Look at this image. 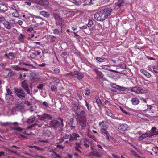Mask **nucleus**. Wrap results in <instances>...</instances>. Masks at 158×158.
<instances>
[{"mask_svg":"<svg viewBox=\"0 0 158 158\" xmlns=\"http://www.w3.org/2000/svg\"><path fill=\"white\" fill-rule=\"evenodd\" d=\"M76 120L78 124L83 127H86V119L84 111H81L79 114L77 115Z\"/></svg>","mask_w":158,"mask_h":158,"instance_id":"obj_1","label":"nucleus"},{"mask_svg":"<svg viewBox=\"0 0 158 158\" xmlns=\"http://www.w3.org/2000/svg\"><path fill=\"white\" fill-rule=\"evenodd\" d=\"M36 126H37V124H33L31 126L29 127H28L27 129L26 130H25V129H22L20 127L14 128L13 129L16 131H17L16 132L18 133V134H20V135L21 137L24 138L25 137V136L21 134V133H23L28 135H31V134L30 133H29L28 132H27V131H28V130L30 129H34V127Z\"/></svg>","mask_w":158,"mask_h":158,"instance_id":"obj_2","label":"nucleus"},{"mask_svg":"<svg viewBox=\"0 0 158 158\" xmlns=\"http://www.w3.org/2000/svg\"><path fill=\"white\" fill-rule=\"evenodd\" d=\"M112 9L111 8H107L101 10V13L102 15V21L105 20L108 16L110 15Z\"/></svg>","mask_w":158,"mask_h":158,"instance_id":"obj_3","label":"nucleus"},{"mask_svg":"<svg viewBox=\"0 0 158 158\" xmlns=\"http://www.w3.org/2000/svg\"><path fill=\"white\" fill-rule=\"evenodd\" d=\"M60 120L61 122V124H60L59 122L57 120H53L51 122L50 125L54 129H57L58 127H61L64 126L63 123V120L60 118Z\"/></svg>","mask_w":158,"mask_h":158,"instance_id":"obj_4","label":"nucleus"},{"mask_svg":"<svg viewBox=\"0 0 158 158\" xmlns=\"http://www.w3.org/2000/svg\"><path fill=\"white\" fill-rule=\"evenodd\" d=\"M37 115L39 120L46 122L48 120H50L51 118V117L50 115L46 113H44L40 115Z\"/></svg>","mask_w":158,"mask_h":158,"instance_id":"obj_5","label":"nucleus"},{"mask_svg":"<svg viewBox=\"0 0 158 158\" xmlns=\"http://www.w3.org/2000/svg\"><path fill=\"white\" fill-rule=\"evenodd\" d=\"M70 74L73 77L76 78L79 80L82 79L84 77L83 73H81L77 70L74 71L73 72H71Z\"/></svg>","mask_w":158,"mask_h":158,"instance_id":"obj_6","label":"nucleus"},{"mask_svg":"<svg viewBox=\"0 0 158 158\" xmlns=\"http://www.w3.org/2000/svg\"><path fill=\"white\" fill-rule=\"evenodd\" d=\"M130 90L131 92H133L138 94H143L147 92L146 90H145L141 87H139L131 88Z\"/></svg>","mask_w":158,"mask_h":158,"instance_id":"obj_7","label":"nucleus"},{"mask_svg":"<svg viewBox=\"0 0 158 158\" xmlns=\"http://www.w3.org/2000/svg\"><path fill=\"white\" fill-rule=\"evenodd\" d=\"M14 90L17 96L19 98L22 99L25 98V93L22 89L14 88Z\"/></svg>","mask_w":158,"mask_h":158,"instance_id":"obj_8","label":"nucleus"},{"mask_svg":"<svg viewBox=\"0 0 158 158\" xmlns=\"http://www.w3.org/2000/svg\"><path fill=\"white\" fill-rule=\"evenodd\" d=\"M53 17L56 20V25L60 26L62 28L63 21L62 19L58 15L56 14H54Z\"/></svg>","mask_w":158,"mask_h":158,"instance_id":"obj_9","label":"nucleus"},{"mask_svg":"<svg viewBox=\"0 0 158 158\" xmlns=\"http://www.w3.org/2000/svg\"><path fill=\"white\" fill-rule=\"evenodd\" d=\"M72 110L75 111L77 115L79 114L81 112L80 111V108L77 103H76L73 105Z\"/></svg>","mask_w":158,"mask_h":158,"instance_id":"obj_10","label":"nucleus"},{"mask_svg":"<svg viewBox=\"0 0 158 158\" xmlns=\"http://www.w3.org/2000/svg\"><path fill=\"white\" fill-rule=\"evenodd\" d=\"M110 86L113 88L120 91H125L127 89V88L122 87L119 85H117L114 83L111 84H110Z\"/></svg>","mask_w":158,"mask_h":158,"instance_id":"obj_11","label":"nucleus"},{"mask_svg":"<svg viewBox=\"0 0 158 158\" xmlns=\"http://www.w3.org/2000/svg\"><path fill=\"white\" fill-rule=\"evenodd\" d=\"M151 135L150 132H146L145 133L139 136L138 137V139L139 140L141 141L146 138L150 136Z\"/></svg>","mask_w":158,"mask_h":158,"instance_id":"obj_12","label":"nucleus"},{"mask_svg":"<svg viewBox=\"0 0 158 158\" xmlns=\"http://www.w3.org/2000/svg\"><path fill=\"white\" fill-rule=\"evenodd\" d=\"M102 17L100 10L98 11L94 15V18L96 20L99 21H102V18L101 19V18Z\"/></svg>","mask_w":158,"mask_h":158,"instance_id":"obj_13","label":"nucleus"},{"mask_svg":"<svg viewBox=\"0 0 158 158\" xmlns=\"http://www.w3.org/2000/svg\"><path fill=\"white\" fill-rule=\"evenodd\" d=\"M22 86L26 91L28 94L30 95V91L28 85L26 81H24L22 82Z\"/></svg>","mask_w":158,"mask_h":158,"instance_id":"obj_14","label":"nucleus"},{"mask_svg":"<svg viewBox=\"0 0 158 158\" xmlns=\"http://www.w3.org/2000/svg\"><path fill=\"white\" fill-rule=\"evenodd\" d=\"M124 3L123 0H118V2L115 4L114 8L118 9L121 6H123Z\"/></svg>","mask_w":158,"mask_h":158,"instance_id":"obj_15","label":"nucleus"},{"mask_svg":"<svg viewBox=\"0 0 158 158\" xmlns=\"http://www.w3.org/2000/svg\"><path fill=\"white\" fill-rule=\"evenodd\" d=\"M99 126L102 128H107L109 127V123L106 120L103 121L99 123Z\"/></svg>","mask_w":158,"mask_h":158,"instance_id":"obj_16","label":"nucleus"},{"mask_svg":"<svg viewBox=\"0 0 158 158\" xmlns=\"http://www.w3.org/2000/svg\"><path fill=\"white\" fill-rule=\"evenodd\" d=\"M128 127L126 124H122L119 125L118 129L123 131H125L128 130Z\"/></svg>","mask_w":158,"mask_h":158,"instance_id":"obj_17","label":"nucleus"},{"mask_svg":"<svg viewBox=\"0 0 158 158\" xmlns=\"http://www.w3.org/2000/svg\"><path fill=\"white\" fill-rule=\"evenodd\" d=\"M6 98L8 99L9 98V96L13 98V96L12 95V92L11 90L9 89L6 88Z\"/></svg>","mask_w":158,"mask_h":158,"instance_id":"obj_18","label":"nucleus"},{"mask_svg":"<svg viewBox=\"0 0 158 158\" xmlns=\"http://www.w3.org/2000/svg\"><path fill=\"white\" fill-rule=\"evenodd\" d=\"M16 107L17 109V110L21 111L24 108V105L22 103L18 102L16 104Z\"/></svg>","mask_w":158,"mask_h":158,"instance_id":"obj_19","label":"nucleus"},{"mask_svg":"<svg viewBox=\"0 0 158 158\" xmlns=\"http://www.w3.org/2000/svg\"><path fill=\"white\" fill-rule=\"evenodd\" d=\"M75 145L74 146V148L75 149V150L78 151L80 153L81 152V151L80 150V148H81V143L80 142H76L75 143Z\"/></svg>","mask_w":158,"mask_h":158,"instance_id":"obj_20","label":"nucleus"},{"mask_svg":"<svg viewBox=\"0 0 158 158\" xmlns=\"http://www.w3.org/2000/svg\"><path fill=\"white\" fill-rule=\"evenodd\" d=\"M4 27L7 29L9 30L11 28V25L10 23L6 21H5L3 23Z\"/></svg>","mask_w":158,"mask_h":158,"instance_id":"obj_21","label":"nucleus"},{"mask_svg":"<svg viewBox=\"0 0 158 158\" xmlns=\"http://www.w3.org/2000/svg\"><path fill=\"white\" fill-rule=\"evenodd\" d=\"M8 9V7L5 4H2L0 6V10L2 12L7 11Z\"/></svg>","mask_w":158,"mask_h":158,"instance_id":"obj_22","label":"nucleus"},{"mask_svg":"<svg viewBox=\"0 0 158 158\" xmlns=\"http://www.w3.org/2000/svg\"><path fill=\"white\" fill-rule=\"evenodd\" d=\"M140 72L148 78H150L151 76V75L145 69H141L140 70Z\"/></svg>","mask_w":158,"mask_h":158,"instance_id":"obj_23","label":"nucleus"},{"mask_svg":"<svg viewBox=\"0 0 158 158\" xmlns=\"http://www.w3.org/2000/svg\"><path fill=\"white\" fill-rule=\"evenodd\" d=\"M131 101L133 105H137L139 102V100L137 98H132Z\"/></svg>","mask_w":158,"mask_h":158,"instance_id":"obj_24","label":"nucleus"},{"mask_svg":"<svg viewBox=\"0 0 158 158\" xmlns=\"http://www.w3.org/2000/svg\"><path fill=\"white\" fill-rule=\"evenodd\" d=\"M94 70L100 78H102L103 77L104 75L101 71L96 69H94Z\"/></svg>","mask_w":158,"mask_h":158,"instance_id":"obj_25","label":"nucleus"},{"mask_svg":"<svg viewBox=\"0 0 158 158\" xmlns=\"http://www.w3.org/2000/svg\"><path fill=\"white\" fill-rule=\"evenodd\" d=\"M96 102L99 107H101L102 106V104L100 99L98 97L95 98Z\"/></svg>","mask_w":158,"mask_h":158,"instance_id":"obj_26","label":"nucleus"},{"mask_svg":"<svg viewBox=\"0 0 158 158\" xmlns=\"http://www.w3.org/2000/svg\"><path fill=\"white\" fill-rule=\"evenodd\" d=\"M12 15L13 17L16 18H18L20 16L17 10L13 11V12L12 13Z\"/></svg>","mask_w":158,"mask_h":158,"instance_id":"obj_27","label":"nucleus"},{"mask_svg":"<svg viewBox=\"0 0 158 158\" xmlns=\"http://www.w3.org/2000/svg\"><path fill=\"white\" fill-rule=\"evenodd\" d=\"M90 153L91 155L98 157H100L101 156L99 153L97 152L94 151L92 152H91Z\"/></svg>","mask_w":158,"mask_h":158,"instance_id":"obj_28","label":"nucleus"},{"mask_svg":"<svg viewBox=\"0 0 158 158\" xmlns=\"http://www.w3.org/2000/svg\"><path fill=\"white\" fill-rule=\"evenodd\" d=\"M40 14L41 15L46 17H48L50 16L48 12L44 11L41 12Z\"/></svg>","mask_w":158,"mask_h":158,"instance_id":"obj_29","label":"nucleus"},{"mask_svg":"<svg viewBox=\"0 0 158 158\" xmlns=\"http://www.w3.org/2000/svg\"><path fill=\"white\" fill-rule=\"evenodd\" d=\"M69 137V136L68 134H65L64 135L63 138H62L60 140L59 142L60 143H61L63 141H64V139H68Z\"/></svg>","mask_w":158,"mask_h":158,"instance_id":"obj_30","label":"nucleus"},{"mask_svg":"<svg viewBox=\"0 0 158 158\" xmlns=\"http://www.w3.org/2000/svg\"><path fill=\"white\" fill-rule=\"evenodd\" d=\"M35 117L34 116H32L29 118V119L27 120V122L28 123H31L35 120Z\"/></svg>","mask_w":158,"mask_h":158,"instance_id":"obj_31","label":"nucleus"},{"mask_svg":"<svg viewBox=\"0 0 158 158\" xmlns=\"http://www.w3.org/2000/svg\"><path fill=\"white\" fill-rule=\"evenodd\" d=\"M43 134L44 136H47L48 137H49L51 135V133L49 131H45L43 132Z\"/></svg>","mask_w":158,"mask_h":158,"instance_id":"obj_32","label":"nucleus"},{"mask_svg":"<svg viewBox=\"0 0 158 158\" xmlns=\"http://www.w3.org/2000/svg\"><path fill=\"white\" fill-rule=\"evenodd\" d=\"M106 128H102L100 130V131L102 134H107L108 133V132L106 131Z\"/></svg>","mask_w":158,"mask_h":158,"instance_id":"obj_33","label":"nucleus"},{"mask_svg":"<svg viewBox=\"0 0 158 158\" xmlns=\"http://www.w3.org/2000/svg\"><path fill=\"white\" fill-rule=\"evenodd\" d=\"M97 61L99 62L102 63L105 61V60L100 57H97L96 58Z\"/></svg>","mask_w":158,"mask_h":158,"instance_id":"obj_34","label":"nucleus"},{"mask_svg":"<svg viewBox=\"0 0 158 158\" xmlns=\"http://www.w3.org/2000/svg\"><path fill=\"white\" fill-rule=\"evenodd\" d=\"M10 9L12 10L13 11H14L17 10V7L16 5L13 4L10 6Z\"/></svg>","mask_w":158,"mask_h":158,"instance_id":"obj_35","label":"nucleus"},{"mask_svg":"<svg viewBox=\"0 0 158 158\" xmlns=\"http://www.w3.org/2000/svg\"><path fill=\"white\" fill-rule=\"evenodd\" d=\"M24 37L25 36L23 34H21L18 37V39L20 41H23L24 40Z\"/></svg>","mask_w":158,"mask_h":158,"instance_id":"obj_36","label":"nucleus"},{"mask_svg":"<svg viewBox=\"0 0 158 158\" xmlns=\"http://www.w3.org/2000/svg\"><path fill=\"white\" fill-rule=\"evenodd\" d=\"M11 67L16 70H21V68L17 66H12Z\"/></svg>","mask_w":158,"mask_h":158,"instance_id":"obj_37","label":"nucleus"},{"mask_svg":"<svg viewBox=\"0 0 158 158\" xmlns=\"http://www.w3.org/2000/svg\"><path fill=\"white\" fill-rule=\"evenodd\" d=\"M23 64L25 65L26 66H28L30 67H32L33 68V69H35V68H37V67H36L35 66H33L32 64H28V63H26L24 62L23 63Z\"/></svg>","mask_w":158,"mask_h":158,"instance_id":"obj_38","label":"nucleus"},{"mask_svg":"<svg viewBox=\"0 0 158 158\" xmlns=\"http://www.w3.org/2000/svg\"><path fill=\"white\" fill-rule=\"evenodd\" d=\"M72 135L73 136V137H72L73 139H76L77 138H79L80 137L79 135L76 133H73Z\"/></svg>","mask_w":158,"mask_h":158,"instance_id":"obj_39","label":"nucleus"},{"mask_svg":"<svg viewBox=\"0 0 158 158\" xmlns=\"http://www.w3.org/2000/svg\"><path fill=\"white\" fill-rule=\"evenodd\" d=\"M32 2L38 4H40L41 3V0H30Z\"/></svg>","mask_w":158,"mask_h":158,"instance_id":"obj_40","label":"nucleus"},{"mask_svg":"<svg viewBox=\"0 0 158 158\" xmlns=\"http://www.w3.org/2000/svg\"><path fill=\"white\" fill-rule=\"evenodd\" d=\"M31 148H33L38 150H41L42 151H44V149L43 148H41L36 146H31Z\"/></svg>","mask_w":158,"mask_h":158,"instance_id":"obj_41","label":"nucleus"},{"mask_svg":"<svg viewBox=\"0 0 158 158\" xmlns=\"http://www.w3.org/2000/svg\"><path fill=\"white\" fill-rule=\"evenodd\" d=\"M53 33L54 34L58 35L59 34L60 31L57 29H54L53 30Z\"/></svg>","mask_w":158,"mask_h":158,"instance_id":"obj_42","label":"nucleus"},{"mask_svg":"<svg viewBox=\"0 0 158 158\" xmlns=\"http://www.w3.org/2000/svg\"><path fill=\"white\" fill-rule=\"evenodd\" d=\"M107 114L109 116H110L112 118H114V114H113L110 111H107Z\"/></svg>","mask_w":158,"mask_h":158,"instance_id":"obj_43","label":"nucleus"},{"mask_svg":"<svg viewBox=\"0 0 158 158\" xmlns=\"http://www.w3.org/2000/svg\"><path fill=\"white\" fill-rule=\"evenodd\" d=\"M93 24V22L91 20H89L87 26L89 27H91Z\"/></svg>","mask_w":158,"mask_h":158,"instance_id":"obj_44","label":"nucleus"},{"mask_svg":"<svg viewBox=\"0 0 158 158\" xmlns=\"http://www.w3.org/2000/svg\"><path fill=\"white\" fill-rule=\"evenodd\" d=\"M153 69L156 73H158V66L154 67Z\"/></svg>","mask_w":158,"mask_h":158,"instance_id":"obj_45","label":"nucleus"},{"mask_svg":"<svg viewBox=\"0 0 158 158\" xmlns=\"http://www.w3.org/2000/svg\"><path fill=\"white\" fill-rule=\"evenodd\" d=\"M73 124H72L70 125H69L70 129L74 131L75 129V127L74 126H73Z\"/></svg>","mask_w":158,"mask_h":158,"instance_id":"obj_46","label":"nucleus"},{"mask_svg":"<svg viewBox=\"0 0 158 158\" xmlns=\"http://www.w3.org/2000/svg\"><path fill=\"white\" fill-rule=\"evenodd\" d=\"M28 14H29L30 15L32 16V17L33 18H34V17H35L36 18L41 19V17H40L37 16H36V15H33V14H31L30 13H28Z\"/></svg>","mask_w":158,"mask_h":158,"instance_id":"obj_47","label":"nucleus"},{"mask_svg":"<svg viewBox=\"0 0 158 158\" xmlns=\"http://www.w3.org/2000/svg\"><path fill=\"white\" fill-rule=\"evenodd\" d=\"M13 74V73L12 72H9L8 75H6V77H10L12 76Z\"/></svg>","mask_w":158,"mask_h":158,"instance_id":"obj_48","label":"nucleus"},{"mask_svg":"<svg viewBox=\"0 0 158 158\" xmlns=\"http://www.w3.org/2000/svg\"><path fill=\"white\" fill-rule=\"evenodd\" d=\"M101 67L103 69L106 70H108L109 67H110L109 66L107 65H102Z\"/></svg>","mask_w":158,"mask_h":158,"instance_id":"obj_49","label":"nucleus"},{"mask_svg":"<svg viewBox=\"0 0 158 158\" xmlns=\"http://www.w3.org/2000/svg\"><path fill=\"white\" fill-rule=\"evenodd\" d=\"M54 80V82L57 83H59L60 82V80L59 79L56 78H54L53 79Z\"/></svg>","mask_w":158,"mask_h":158,"instance_id":"obj_50","label":"nucleus"},{"mask_svg":"<svg viewBox=\"0 0 158 158\" xmlns=\"http://www.w3.org/2000/svg\"><path fill=\"white\" fill-rule=\"evenodd\" d=\"M122 110V111L125 114H126L127 115H129L130 114L128 112L126 111V110L123 109L121 108H120Z\"/></svg>","mask_w":158,"mask_h":158,"instance_id":"obj_51","label":"nucleus"},{"mask_svg":"<svg viewBox=\"0 0 158 158\" xmlns=\"http://www.w3.org/2000/svg\"><path fill=\"white\" fill-rule=\"evenodd\" d=\"M85 106L87 107V108L88 110L89 111L90 110V108H89V104L86 101H85Z\"/></svg>","mask_w":158,"mask_h":158,"instance_id":"obj_52","label":"nucleus"},{"mask_svg":"<svg viewBox=\"0 0 158 158\" xmlns=\"http://www.w3.org/2000/svg\"><path fill=\"white\" fill-rule=\"evenodd\" d=\"M43 86L44 85L43 84H40L37 86V88L39 89H41L43 88Z\"/></svg>","mask_w":158,"mask_h":158,"instance_id":"obj_53","label":"nucleus"},{"mask_svg":"<svg viewBox=\"0 0 158 158\" xmlns=\"http://www.w3.org/2000/svg\"><path fill=\"white\" fill-rule=\"evenodd\" d=\"M74 120L73 118H70L69 120V122L68 123L69 125L73 124Z\"/></svg>","mask_w":158,"mask_h":158,"instance_id":"obj_54","label":"nucleus"},{"mask_svg":"<svg viewBox=\"0 0 158 158\" xmlns=\"http://www.w3.org/2000/svg\"><path fill=\"white\" fill-rule=\"evenodd\" d=\"M77 95L78 97L77 98L80 100H81L82 99V95L79 94H77Z\"/></svg>","mask_w":158,"mask_h":158,"instance_id":"obj_55","label":"nucleus"},{"mask_svg":"<svg viewBox=\"0 0 158 158\" xmlns=\"http://www.w3.org/2000/svg\"><path fill=\"white\" fill-rule=\"evenodd\" d=\"M5 18L3 16H1L0 17V22H4L5 21Z\"/></svg>","mask_w":158,"mask_h":158,"instance_id":"obj_56","label":"nucleus"},{"mask_svg":"<svg viewBox=\"0 0 158 158\" xmlns=\"http://www.w3.org/2000/svg\"><path fill=\"white\" fill-rule=\"evenodd\" d=\"M9 56L14 57L15 56V53L12 52H10L8 54Z\"/></svg>","mask_w":158,"mask_h":158,"instance_id":"obj_57","label":"nucleus"},{"mask_svg":"<svg viewBox=\"0 0 158 158\" xmlns=\"http://www.w3.org/2000/svg\"><path fill=\"white\" fill-rule=\"evenodd\" d=\"M73 139L72 138V137H71V136H70V138L69 139V140H67L66 141L65 143H70V141L72 140Z\"/></svg>","mask_w":158,"mask_h":158,"instance_id":"obj_58","label":"nucleus"},{"mask_svg":"<svg viewBox=\"0 0 158 158\" xmlns=\"http://www.w3.org/2000/svg\"><path fill=\"white\" fill-rule=\"evenodd\" d=\"M90 93V91L89 90H86L85 92V94L86 95H88Z\"/></svg>","mask_w":158,"mask_h":158,"instance_id":"obj_59","label":"nucleus"},{"mask_svg":"<svg viewBox=\"0 0 158 158\" xmlns=\"http://www.w3.org/2000/svg\"><path fill=\"white\" fill-rule=\"evenodd\" d=\"M53 91H55L56 90L57 88L55 85H52L51 87Z\"/></svg>","mask_w":158,"mask_h":158,"instance_id":"obj_60","label":"nucleus"},{"mask_svg":"<svg viewBox=\"0 0 158 158\" xmlns=\"http://www.w3.org/2000/svg\"><path fill=\"white\" fill-rule=\"evenodd\" d=\"M39 142H42L44 143H47L48 142V140L45 139V140H42V139H40L38 140Z\"/></svg>","mask_w":158,"mask_h":158,"instance_id":"obj_61","label":"nucleus"},{"mask_svg":"<svg viewBox=\"0 0 158 158\" xmlns=\"http://www.w3.org/2000/svg\"><path fill=\"white\" fill-rule=\"evenodd\" d=\"M30 56L32 58L35 57L36 56V54L34 53H32L31 54Z\"/></svg>","mask_w":158,"mask_h":158,"instance_id":"obj_62","label":"nucleus"},{"mask_svg":"<svg viewBox=\"0 0 158 158\" xmlns=\"http://www.w3.org/2000/svg\"><path fill=\"white\" fill-rule=\"evenodd\" d=\"M156 128L155 127H152L151 130V131L152 133H154L156 132Z\"/></svg>","mask_w":158,"mask_h":158,"instance_id":"obj_63","label":"nucleus"},{"mask_svg":"<svg viewBox=\"0 0 158 158\" xmlns=\"http://www.w3.org/2000/svg\"><path fill=\"white\" fill-rule=\"evenodd\" d=\"M54 72L56 73H58L60 72V70L57 68L55 69L54 70Z\"/></svg>","mask_w":158,"mask_h":158,"instance_id":"obj_64","label":"nucleus"}]
</instances>
